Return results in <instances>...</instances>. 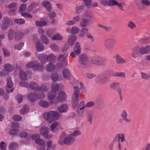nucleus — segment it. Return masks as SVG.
<instances>
[{
  "instance_id": "f257e3e1",
  "label": "nucleus",
  "mask_w": 150,
  "mask_h": 150,
  "mask_svg": "<svg viewBox=\"0 0 150 150\" xmlns=\"http://www.w3.org/2000/svg\"><path fill=\"white\" fill-rule=\"evenodd\" d=\"M150 52V45H147L145 46H140L136 45L134 46L132 50L131 55L134 59L138 58L139 55H143Z\"/></svg>"
},
{
  "instance_id": "f03ea898",
  "label": "nucleus",
  "mask_w": 150,
  "mask_h": 150,
  "mask_svg": "<svg viewBox=\"0 0 150 150\" xmlns=\"http://www.w3.org/2000/svg\"><path fill=\"white\" fill-rule=\"evenodd\" d=\"M75 142L74 138L70 134L68 135L64 132H63L60 135L58 143L60 145L64 144L67 145H71L74 143Z\"/></svg>"
},
{
  "instance_id": "7ed1b4c3",
  "label": "nucleus",
  "mask_w": 150,
  "mask_h": 150,
  "mask_svg": "<svg viewBox=\"0 0 150 150\" xmlns=\"http://www.w3.org/2000/svg\"><path fill=\"white\" fill-rule=\"evenodd\" d=\"M44 118L46 119L47 122L51 123L54 120L58 119L60 115L59 113L56 111H50L45 112L44 114Z\"/></svg>"
},
{
  "instance_id": "20e7f679",
  "label": "nucleus",
  "mask_w": 150,
  "mask_h": 150,
  "mask_svg": "<svg viewBox=\"0 0 150 150\" xmlns=\"http://www.w3.org/2000/svg\"><path fill=\"white\" fill-rule=\"evenodd\" d=\"M116 40L112 38L106 39L105 42L104 46L105 49L109 52H112L114 49Z\"/></svg>"
},
{
  "instance_id": "39448f33",
  "label": "nucleus",
  "mask_w": 150,
  "mask_h": 150,
  "mask_svg": "<svg viewBox=\"0 0 150 150\" xmlns=\"http://www.w3.org/2000/svg\"><path fill=\"white\" fill-rule=\"evenodd\" d=\"M88 63V58L86 55L82 54L79 56L78 67L82 68L87 67Z\"/></svg>"
},
{
  "instance_id": "423d86ee",
  "label": "nucleus",
  "mask_w": 150,
  "mask_h": 150,
  "mask_svg": "<svg viewBox=\"0 0 150 150\" xmlns=\"http://www.w3.org/2000/svg\"><path fill=\"white\" fill-rule=\"evenodd\" d=\"M106 58L99 56L96 55L91 60V62L93 64L101 66H105L107 63Z\"/></svg>"
},
{
  "instance_id": "0eeeda50",
  "label": "nucleus",
  "mask_w": 150,
  "mask_h": 150,
  "mask_svg": "<svg viewBox=\"0 0 150 150\" xmlns=\"http://www.w3.org/2000/svg\"><path fill=\"white\" fill-rule=\"evenodd\" d=\"M67 56H64V54H61L58 58V60L59 61L60 63L58 66L59 68H62L63 67H65L67 65Z\"/></svg>"
},
{
  "instance_id": "6e6552de",
  "label": "nucleus",
  "mask_w": 150,
  "mask_h": 150,
  "mask_svg": "<svg viewBox=\"0 0 150 150\" xmlns=\"http://www.w3.org/2000/svg\"><path fill=\"white\" fill-rule=\"evenodd\" d=\"M109 77L106 75L102 74L99 76L96 79L97 83L100 85L106 84L108 81Z\"/></svg>"
},
{
  "instance_id": "1a4fd4ad",
  "label": "nucleus",
  "mask_w": 150,
  "mask_h": 150,
  "mask_svg": "<svg viewBox=\"0 0 150 150\" xmlns=\"http://www.w3.org/2000/svg\"><path fill=\"white\" fill-rule=\"evenodd\" d=\"M26 67L28 68H33L38 70H41L43 69V67L40 65L39 63L37 61H33L27 63Z\"/></svg>"
},
{
  "instance_id": "9d476101",
  "label": "nucleus",
  "mask_w": 150,
  "mask_h": 150,
  "mask_svg": "<svg viewBox=\"0 0 150 150\" xmlns=\"http://www.w3.org/2000/svg\"><path fill=\"white\" fill-rule=\"evenodd\" d=\"M6 81L7 85L6 90L8 93H11L13 90V88L12 87L13 83L12 81L11 78L9 76L7 77L6 78Z\"/></svg>"
},
{
  "instance_id": "9b49d317",
  "label": "nucleus",
  "mask_w": 150,
  "mask_h": 150,
  "mask_svg": "<svg viewBox=\"0 0 150 150\" xmlns=\"http://www.w3.org/2000/svg\"><path fill=\"white\" fill-rule=\"evenodd\" d=\"M79 94H73L72 103L74 108L77 106L79 102Z\"/></svg>"
},
{
  "instance_id": "f8f14e48",
  "label": "nucleus",
  "mask_w": 150,
  "mask_h": 150,
  "mask_svg": "<svg viewBox=\"0 0 150 150\" xmlns=\"http://www.w3.org/2000/svg\"><path fill=\"white\" fill-rule=\"evenodd\" d=\"M128 113L126 110H123L121 112L120 117L122 118L123 120L127 123H129L130 122V119L127 118Z\"/></svg>"
},
{
  "instance_id": "ddd939ff",
  "label": "nucleus",
  "mask_w": 150,
  "mask_h": 150,
  "mask_svg": "<svg viewBox=\"0 0 150 150\" xmlns=\"http://www.w3.org/2000/svg\"><path fill=\"white\" fill-rule=\"evenodd\" d=\"M82 17L83 18L86 19L91 21L93 17V15L89 11H86L83 13Z\"/></svg>"
},
{
  "instance_id": "4468645a",
  "label": "nucleus",
  "mask_w": 150,
  "mask_h": 150,
  "mask_svg": "<svg viewBox=\"0 0 150 150\" xmlns=\"http://www.w3.org/2000/svg\"><path fill=\"white\" fill-rule=\"evenodd\" d=\"M67 98V95L64 91L60 92L59 94L57 97L58 100L62 102L64 101Z\"/></svg>"
},
{
  "instance_id": "2eb2a0df",
  "label": "nucleus",
  "mask_w": 150,
  "mask_h": 150,
  "mask_svg": "<svg viewBox=\"0 0 150 150\" xmlns=\"http://www.w3.org/2000/svg\"><path fill=\"white\" fill-rule=\"evenodd\" d=\"M27 98L31 102H33L37 99L36 94L34 92L30 93L28 94Z\"/></svg>"
},
{
  "instance_id": "dca6fc26",
  "label": "nucleus",
  "mask_w": 150,
  "mask_h": 150,
  "mask_svg": "<svg viewBox=\"0 0 150 150\" xmlns=\"http://www.w3.org/2000/svg\"><path fill=\"white\" fill-rule=\"evenodd\" d=\"M77 39L75 35H71L68 37L67 42L71 46H72Z\"/></svg>"
},
{
  "instance_id": "f3484780",
  "label": "nucleus",
  "mask_w": 150,
  "mask_h": 150,
  "mask_svg": "<svg viewBox=\"0 0 150 150\" xmlns=\"http://www.w3.org/2000/svg\"><path fill=\"white\" fill-rule=\"evenodd\" d=\"M38 60L42 64H45L47 62V55L45 54H42L38 56Z\"/></svg>"
},
{
  "instance_id": "a211bd4d",
  "label": "nucleus",
  "mask_w": 150,
  "mask_h": 150,
  "mask_svg": "<svg viewBox=\"0 0 150 150\" xmlns=\"http://www.w3.org/2000/svg\"><path fill=\"white\" fill-rule=\"evenodd\" d=\"M73 50L77 55H79L81 53V47L79 42H77L75 43Z\"/></svg>"
},
{
  "instance_id": "6ab92c4d",
  "label": "nucleus",
  "mask_w": 150,
  "mask_h": 150,
  "mask_svg": "<svg viewBox=\"0 0 150 150\" xmlns=\"http://www.w3.org/2000/svg\"><path fill=\"white\" fill-rule=\"evenodd\" d=\"M111 88L117 90L118 92L120 94L122 91L119 87V83L117 82H114L112 83L110 85Z\"/></svg>"
},
{
  "instance_id": "aec40b11",
  "label": "nucleus",
  "mask_w": 150,
  "mask_h": 150,
  "mask_svg": "<svg viewBox=\"0 0 150 150\" xmlns=\"http://www.w3.org/2000/svg\"><path fill=\"white\" fill-rule=\"evenodd\" d=\"M116 141H120V140L122 142H123L125 141V135L124 134H118L115 136L114 139Z\"/></svg>"
},
{
  "instance_id": "412c9836",
  "label": "nucleus",
  "mask_w": 150,
  "mask_h": 150,
  "mask_svg": "<svg viewBox=\"0 0 150 150\" xmlns=\"http://www.w3.org/2000/svg\"><path fill=\"white\" fill-rule=\"evenodd\" d=\"M49 131V128L46 127H43L42 128L40 131V134L42 135L45 138H48V132Z\"/></svg>"
},
{
  "instance_id": "4be33fe9",
  "label": "nucleus",
  "mask_w": 150,
  "mask_h": 150,
  "mask_svg": "<svg viewBox=\"0 0 150 150\" xmlns=\"http://www.w3.org/2000/svg\"><path fill=\"white\" fill-rule=\"evenodd\" d=\"M42 5L46 8L47 11H51V5L49 1H44L42 3Z\"/></svg>"
},
{
  "instance_id": "5701e85b",
  "label": "nucleus",
  "mask_w": 150,
  "mask_h": 150,
  "mask_svg": "<svg viewBox=\"0 0 150 150\" xmlns=\"http://www.w3.org/2000/svg\"><path fill=\"white\" fill-rule=\"evenodd\" d=\"M62 73L64 77L66 79L69 80L71 79V75L69 70L67 69H63Z\"/></svg>"
},
{
  "instance_id": "b1692460",
  "label": "nucleus",
  "mask_w": 150,
  "mask_h": 150,
  "mask_svg": "<svg viewBox=\"0 0 150 150\" xmlns=\"http://www.w3.org/2000/svg\"><path fill=\"white\" fill-rule=\"evenodd\" d=\"M30 87L32 89L35 91L39 90V89L38 85L34 81H32L30 83Z\"/></svg>"
},
{
  "instance_id": "393cba45",
  "label": "nucleus",
  "mask_w": 150,
  "mask_h": 150,
  "mask_svg": "<svg viewBox=\"0 0 150 150\" xmlns=\"http://www.w3.org/2000/svg\"><path fill=\"white\" fill-rule=\"evenodd\" d=\"M4 68L6 71L10 72L14 69L13 67L10 64H6L4 66Z\"/></svg>"
},
{
  "instance_id": "a878e982",
  "label": "nucleus",
  "mask_w": 150,
  "mask_h": 150,
  "mask_svg": "<svg viewBox=\"0 0 150 150\" xmlns=\"http://www.w3.org/2000/svg\"><path fill=\"white\" fill-rule=\"evenodd\" d=\"M116 62L119 64H124L126 63L125 59L122 58L119 55L116 56Z\"/></svg>"
},
{
  "instance_id": "bb28decb",
  "label": "nucleus",
  "mask_w": 150,
  "mask_h": 150,
  "mask_svg": "<svg viewBox=\"0 0 150 150\" xmlns=\"http://www.w3.org/2000/svg\"><path fill=\"white\" fill-rule=\"evenodd\" d=\"M57 96L56 92L52 91H49L47 94L48 98L49 100H52L55 98Z\"/></svg>"
},
{
  "instance_id": "cd10ccee",
  "label": "nucleus",
  "mask_w": 150,
  "mask_h": 150,
  "mask_svg": "<svg viewBox=\"0 0 150 150\" xmlns=\"http://www.w3.org/2000/svg\"><path fill=\"white\" fill-rule=\"evenodd\" d=\"M16 33L15 32L14 30L12 29H10L9 30L8 34V40H12L15 35Z\"/></svg>"
},
{
  "instance_id": "c85d7f7f",
  "label": "nucleus",
  "mask_w": 150,
  "mask_h": 150,
  "mask_svg": "<svg viewBox=\"0 0 150 150\" xmlns=\"http://www.w3.org/2000/svg\"><path fill=\"white\" fill-rule=\"evenodd\" d=\"M67 107L66 105H62L57 108V110L60 112H66L67 110Z\"/></svg>"
},
{
  "instance_id": "c756f323",
  "label": "nucleus",
  "mask_w": 150,
  "mask_h": 150,
  "mask_svg": "<svg viewBox=\"0 0 150 150\" xmlns=\"http://www.w3.org/2000/svg\"><path fill=\"white\" fill-rule=\"evenodd\" d=\"M36 49L38 52H41L44 50V45L39 42H37L35 44Z\"/></svg>"
},
{
  "instance_id": "7c9ffc66",
  "label": "nucleus",
  "mask_w": 150,
  "mask_h": 150,
  "mask_svg": "<svg viewBox=\"0 0 150 150\" xmlns=\"http://www.w3.org/2000/svg\"><path fill=\"white\" fill-rule=\"evenodd\" d=\"M150 40V37H143L140 38L138 41V42L140 44L147 43Z\"/></svg>"
},
{
  "instance_id": "2f4dec72",
  "label": "nucleus",
  "mask_w": 150,
  "mask_h": 150,
  "mask_svg": "<svg viewBox=\"0 0 150 150\" xmlns=\"http://www.w3.org/2000/svg\"><path fill=\"white\" fill-rule=\"evenodd\" d=\"M45 69L47 71L51 72L55 69V67L53 64L50 63L46 66Z\"/></svg>"
},
{
  "instance_id": "473e14b6",
  "label": "nucleus",
  "mask_w": 150,
  "mask_h": 150,
  "mask_svg": "<svg viewBox=\"0 0 150 150\" xmlns=\"http://www.w3.org/2000/svg\"><path fill=\"white\" fill-rule=\"evenodd\" d=\"M24 34L21 32L16 33L15 39L16 41H20L23 37Z\"/></svg>"
},
{
  "instance_id": "72a5a7b5",
  "label": "nucleus",
  "mask_w": 150,
  "mask_h": 150,
  "mask_svg": "<svg viewBox=\"0 0 150 150\" xmlns=\"http://www.w3.org/2000/svg\"><path fill=\"white\" fill-rule=\"evenodd\" d=\"M49 89V86L45 83H44L42 86L39 87V90L44 92L47 91Z\"/></svg>"
},
{
  "instance_id": "f704fd0d",
  "label": "nucleus",
  "mask_w": 150,
  "mask_h": 150,
  "mask_svg": "<svg viewBox=\"0 0 150 150\" xmlns=\"http://www.w3.org/2000/svg\"><path fill=\"white\" fill-rule=\"evenodd\" d=\"M88 28H83L81 30V32L79 33V36L81 38H83L86 35V32H88Z\"/></svg>"
},
{
  "instance_id": "c9c22d12",
  "label": "nucleus",
  "mask_w": 150,
  "mask_h": 150,
  "mask_svg": "<svg viewBox=\"0 0 150 150\" xmlns=\"http://www.w3.org/2000/svg\"><path fill=\"white\" fill-rule=\"evenodd\" d=\"M19 76L20 78L23 80H27V74L23 70H21L19 73Z\"/></svg>"
},
{
  "instance_id": "e433bc0d",
  "label": "nucleus",
  "mask_w": 150,
  "mask_h": 150,
  "mask_svg": "<svg viewBox=\"0 0 150 150\" xmlns=\"http://www.w3.org/2000/svg\"><path fill=\"white\" fill-rule=\"evenodd\" d=\"M47 150H50L51 149H53L55 147V144H53L51 141H49L47 143Z\"/></svg>"
},
{
  "instance_id": "4c0bfd02",
  "label": "nucleus",
  "mask_w": 150,
  "mask_h": 150,
  "mask_svg": "<svg viewBox=\"0 0 150 150\" xmlns=\"http://www.w3.org/2000/svg\"><path fill=\"white\" fill-rule=\"evenodd\" d=\"M28 107L26 105H25L20 110V112L21 115H24L27 113L28 111Z\"/></svg>"
},
{
  "instance_id": "58836bf2",
  "label": "nucleus",
  "mask_w": 150,
  "mask_h": 150,
  "mask_svg": "<svg viewBox=\"0 0 150 150\" xmlns=\"http://www.w3.org/2000/svg\"><path fill=\"white\" fill-rule=\"evenodd\" d=\"M56 58V57L52 54H51L49 55H47V60L50 62H54Z\"/></svg>"
},
{
  "instance_id": "ea45409f",
  "label": "nucleus",
  "mask_w": 150,
  "mask_h": 150,
  "mask_svg": "<svg viewBox=\"0 0 150 150\" xmlns=\"http://www.w3.org/2000/svg\"><path fill=\"white\" fill-rule=\"evenodd\" d=\"M35 23L37 26H45L47 25V21L46 22L45 21L38 20L35 21Z\"/></svg>"
},
{
  "instance_id": "a19ab883",
  "label": "nucleus",
  "mask_w": 150,
  "mask_h": 150,
  "mask_svg": "<svg viewBox=\"0 0 150 150\" xmlns=\"http://www.w3.org/2000/svg\"><path fill=\"white\" fill-rule=\"evenodd\" d=\"M80 30L79 28L77 26H74L71 29L70 33L72 34H75L78 33Z\"/></svg>"
},
{
  "instance_id": "79ce46f5",
  "label": "nucleus",
  "mask_w": 150,
  "mask_h": 150,
  "mask_svg": "<svg viewBox=\"0 0 150 150\" xmlns=\"http://www.w3.org/2000/svg\"><path fill=\"white\" fill-rule=\"evenodd\" d=\"M90 21L89 20L83 18L81 22L80 25L82 27H86L87 26V24Z\"/></svg>"
},
{
  "instance_id": "37998d69",
  "label": "nucleus",
  "mask_w": 150,
  "mask_h": 150,
  "mask_svg": "<svg viewBox=\"0 0 150 150\" xmlns=\"http://www.w3.org/2000/svg\"><path fill=\"white\" fill-rule=\"evenodd\" d=\"M40 105L44 108H47L49 106V103L45 100H42L39 103Z\"/></svg>"
},
{
  "instance_id": "c03bdc74",
  "label": "nucleus",
  "mask_w": 150,
  "mask_h": 150,
  "mask_svg": "<svg viewBox=\"0 0 150 150\" xmlns=\"http://www.w3.org/2000/svg\"><path fill=\"white\" fill-rule=\"evenodd\" d=\"M17 4L16 3L13 2L10 4L8 7L10 9L13 8L12 9H10L9 11L10 12H13L15 11V7L17 6Z\"/></svg>"
},
{
  "instance_id": "a18cd8bd",
  "label": "nucleus",
  "mask_w": 150,
  "mask_h": 150,
  "mask_svg": "<svg viewBox=\"0 0 150 150\" xmlns=\"http://www.w3.org/2000/svg\"><path fill=\"white\" fill-rule=\"evenodd\" d=\"M18 144L15 142L11 143L8 146V148L10 150H15L18 147Z\"/></svg>"
},
{
  "instance_id": "49530a36",
  "label": "nucleus",
  "mask_w": 150,
  "mask_h": 150,
  "mask_svg": "<svg viewBox=\"0 0 150 150\" xmlns=\"http://www.w3.org/2000/svg\"><path fill=\"white\" fill-rule=\"evenodd\" d=\"M51 91L56 92L59 89V86L57 84L52 83L51 86Z\"/></svg>"
},
{
  "instance_id": "de8ad7c7",
  "label": "nucleus",
  "mask_w": 150,
  "mask_h": 150,
  "mask_svg": "<svg viewBox=\"0 0 150 150\" xmlns=\"http://www.w3.org/2000/svg\"><path fill=\"white\" fill-rule=\"evenodd\" d=\"M40 38L42 42L45 44H48L49 42V41L47 38L44 35H42L40 36Z\"/></svg>"
},
{
  "instance_id": "09e8293b",
  "label": "nucleus",
  "mask_w": 150,
  "mask_h": 150,
  "mask_svg": "<svg viewBox=\"0 0 150 150\" xmlns=\"http://www.w3.org/2000/svg\"><path fill=\"white\" fill-rule=\"evenodd\" d=\"M62 36L60 34L57 33L54 36L52 37V39L53 40H62Z\"/></svg>"
},
{
  "instance_id": "8fccbe9b",
  "label": "nucleus",
  "mask_w": 150,
  "mask_h": 150,
  "mask_svg": "<svg viewBox=\"0 0 150 150\" xmlns=\"http://www.w3.org/2000/svg\"><path fill=\"white\" fill-rule=\"evenodd\" d=\"M83 5L78 6L76 8V13L77 14L81 13L84 9Z\"/></svg>"
},
{
  "instance_id": "3c124183",
  "label": "nucleus",
  "mask_w": 150,
  "mask_h": 150,
  "mask_svg": "<svg viewBox=\"0 0 150 150\" xmlns=\"http://www.w3.org/2000/svg\"><path fill=\"white\" fill-rule=\"evenodd\" d=\"M52 80L53 82L56 81L58 79V76L57 73H52L51 76Z\"/></svg>"
},
{
  "instance_id": "603ef678",
  "label": "nucleus",
  "mask_w": 150,
  "mask_h": 150,
  "mask_svg": "<svg viewBox=\"0 0 150 150\" xmlns=\"http://www.w3.org/2000/svg\"><path fill=\"white\" fill-rule=\"evenodd\" d=\"M14 22L17 24L22 25L24 24L25 22V20L22 18L19 19H15L14 20Z\"/></svg>"
},
{
  "instance_id": "864d4df0",
  "label": "nucleus",
  "mask_w": 150,
  "mask_h": 150,
  "mask_svg": "<svg viewBox=\"0 0 150 150\" xmlns=\"http://www.w3.org/2000/svg\"><path fill=\"white\" fill-rule=\"evenodd\" d=\"M59 125V123L57 122H54L52 124L50 127V129L51 131L53 132H54V129L57 126Z\"/></svg>"
},
{
  "instance_id": "5fc2aeb1",
  "label": "nucleus",
  "mask_w": 150,
  "mask_h": 150,
  "mask_svg": "<svg viewBox=\"0 0 150 150\" xmlns=\"http://www.w3.org/2000/svg\"><path fill=\"white\" fill-rule=\"evenodd\" d=\"M117 1L115 0H109L108 1L107 4L109 6H116Z\"/></svg>"
},
{
  "instance_id": "6e6d98bb",
  "label": "nucleus",
  "mask_w": 150,
  "mask_h": 150,
  "mask_svg": "<svg viewBox=\"0 0 150 150\" xmlns=\"http://www.w3.org/2000/svg\"><path fill=\"white\" fill-rule=\"evenodd\" d=\"M49 15L50 18L52 21V23H54L55 20L54 18L56 16V13L54 12H52L50 13Z\"/></svg>"
},
{
  "instance_id": "4d7b16f0",
  "label": "nucleus",
  "mask_w": 150,
  "mask_h": 150,
  "mask_svg": "<svg viewBox=\"0 0 150 150\" xmlns=\"http://www.w3.org/2000/svg\"><path fill=\"white\" fill-rule=\"evenodd\" d=\"M127 26L131 29L136 27L135 24L131 21H129L128 23Z\"/></svg>"
},
{
  "instance_id": "13d9d810",
  "label": "nucleus",
  "mask_w": 150,
  "mask_h": 150,
  "mask_svg": "<svg viewBox=\"0 0 150 150\" xmlns=\"http://www.w3.org/2000/svg\"><path fill=\"white\" fill-rule=\"evenodd\" d=\"M114 76L124 78L125 77V73L124 72H116Z\"/></svg>"
},
{
  "instance_id": "bf43d9fd",
  "label": "nucleus",
  "mask_w": 150,
  "mask_h": 150,
  "mask_svg": "<svg viewBox=\"0 0 150 150\" xmlns=\"http://www.w3.org/2000/svg\"><path fill=\"white\" fill-rule=\"evenodd\" d=\"M24 44L23 42H21L18 44L15 45L14 46V48L17 50H20L22 47L23 46Z\"/></svg>"
},
{
  "instance_id": "052dcab7",
  "label": "nucleus",
  "mask_w": 150,
  "mask_h": 150,
  "mask_svg": "<svg viewBox=\"0 0 150 150\" xmlns=\"http://www.w3.org/2000/svg\"><path fill=\"white\" fill-rule=\"evenodd\" d=\"M36 143L39 145H42L45 144V142L42 139H37L35 141Z\"/></svg>"
},
{
  "instance_id": "680f3d73",
  "label": "nucleus",
  "mask_w": 150,
  "mask_h": 150,
  "mask_svg": "<svg viewBox=\"0 0 150 150\" xmlns=\"http://www.w3.org/2000/svg\"><path fill=\"white\" fill-rule=\"evenodd\" d=\"M37 98L39 99H43L45 98V95L43 92H41L36 94Z\"/></svg>"
},
{
  "instance_id": "e2e57ef3",
  "label": "nucleus",
  "mask_w": 150,
  "mask_h": 150,
  "mask_svg": "<svg viewBox=\"0 0 150 150\" xmlns=\"http://www.w3.org/2000/svg\"><path fill=\"white\" fill-rule=\"evenodd\" d=\"M2 50L5 57H8L10 56V52L7 49L4 48H3Z\"/></svg>"
},
{
  "instance_id": "0e129e2a",
  "label": "nucleus",
  "mask_w": 150,
  "mask_h": 150,
  "mask_svg": "<svg viewBox=\"0 0 150 150\" xmlns=\"http://www.w3.org/2000/svg\"><path fill=\"white\" fill-rule=\"evenodd\" d=\"M84 2L85 6L88 8H90L91 5V0H83Z\"/></svg>"
},
{
  "instance_id": "69168bd1",
  "label": "nucleus",
  "mask_w": 150,
  "mask_h": 150,
  "mask_svg": "<svg viewBox=\"0 0 150 150\" xmlns=\"http://www.w3.org/2000/svg\"><path fill=\"white\" fill-rule=\"evenodd\" d=\"M26 6L25 4H21L19 9V11L21 13L23 12L24 11L26 10Z\"/></svg>"
},
{
  "instance_id": "338daca9",
  "label": "nucleus",
  "mask_w": 150,
  "mask_h": 150,
  "mask_svg": "<svg viewBox=\"0 0 150 150\" xmlns=\"http://www.w3.org/2000/svg\"><path fill=\"white\" fill-rule=\"evenodd\" d=\"M11 126L12 129H17L19 127L20 125L18 123L13 122L12 123Z\"/></svg>"
},
{
  "instance_id": "774afa93",
  "label": "nucleus",
  "mask_w": 150,
  "mask_h": 150,
  "mask_svg": "<svg viewBox=\"0 0 150 150\" xmlns=\"http://www.w3.org/2000/svg\"><path fill=\"white\" fill-rule=\"evenodd\" d=\"M80 88L77 86H74L73 94H80Z\"/></svg>"
}]
</instances>
